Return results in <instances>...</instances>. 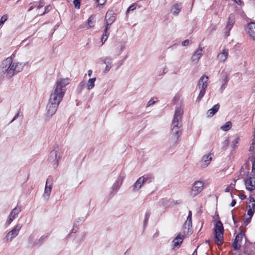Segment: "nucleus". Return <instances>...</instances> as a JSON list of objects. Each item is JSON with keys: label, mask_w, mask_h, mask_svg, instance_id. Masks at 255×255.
<instances>
[{"label": "nucleus", "mask_w": 255, "mask_h": 255, "mask_svg": "<svg viewBox=\"0 0 255 255\" xmlns=\"http://www.w3.org/2000/svg\"><path fill=\"white\" fill-rule=\"evenodd\" d=\"M236 182V180L234 179L233 183H231L230 185L226 188L225 192L232 193L235 187Z\"/></svg>", "instance_id": "obj_31"}, {"label": "nucleus", "mask_w": 255, "mask_h": 255, "mask_svg": "<svg viewBox=\"0 0 255 255\" xmlns=\"http://www.w3.org/2000/svg\"><path fill=\"white\" fill-rule=\"evenodd\" d=\"M244 236L245 234L243 233L240 232L236 236L234 242L232 245L235 250H239L240 249L241 243Z\"/></svg>", "instance_id": "obj_14"}, {"label": "nucleus", "mask_w": 255, "mask_h": 255, "mask_svg": "<svg viewBox=\"0 0 255 255\" xmlns=\"http://www.w3.org/2000/svg\"><path fill=\"white\" fill-rule=\"evenodd\" d=\"M183 237L179 234L172 241L174 248H179L183 242Z\"/></svg>", "instance_id": "obj_22"}, {"label": "nucleus", "mask_w": 255, "mask_h": 255, "mask_svg": "<svg viewBox=\"0 0 255 255\" xmlns=\"http://www.w3.org/2000/svg\"><path fill=\"white\" fill-rule=\"evenodd\" d=\"M7 18L8 15L7 14L3 15L0 19V26L3 24L7 20Z\"/></svg>", "instance_id": "obj_32"}, {"label": "nucleus", "mask_w": 255, "mask_h": 255, "mask_svg": "<svg viewBox=\"0 0 255 255\" xmlns=\"http://www.w3.org/2000/svg\"><path fill=\"white\" fill-rule=\"evenodd\" d=\"M212 159L211 153H209L208 154L204 155L202 157L200 162V166L202 168L207 167L211 163Z\"/></svg>", "instance_id": "obj_18"}, {"label": "nucleus", "mask_w": 255, "mask_h": 255, "mask_svg": "<svg viewBox=\"0 0 255 255\" xmlns=\"http://www.w3.org/2000/svg\"><path fill=\"white\" fill-rule=\"evenodd\" d=\"M204 183L202 181L195 182L190 191V195L194 197L199 194L203 189Z\"/></svg>", "instance_id": "obj_7"}, {"label": "nucleus", "mask_w": 255, "mask_h": 255, "mask_svg": "<svg viewBox=\"0 0 255 255\" xmlns=\"http://www.w3.org/2000/svg\"><path fill=\"white\" fill-rule=\"evenodd\" d=\"M53 187V180L52 178L50 176H49L46 180L44 191L43 194V197L46 199L48 200L49 198L50 195L51 194L52 188Z\"/></svg>", "instance_id": "obj_8"}, {"label": "nucleus", "mask_w": 255, "mask_h": 255, "mask_svg": "<svg viewBox=\"0 0 255 255\" xmlns=\"http://www.w3.org/2000/svg\"><path fill=\"white\" fill-rule=\"evenodd\" d=\"M255 211V200L253 198H251L250 200L249 205V209L248 210V215L252 218Z\"/></svg>", "instance_id": "obj_20"}, {"label": "nucleus", "mask_w": 255, "mask_h": 255, "mask_svg": "<svg viewBox=\"0 0 255 255\" xmlns=\"http://www.w3.org/2000/svg\"><path fill=\"white\" fill-rule=\"evenodd\" d=\"M34 235H30V236L29 237V238H28V241H29L30 243H31V242H32V240L34 239Z\"/></svg>", "instance_id": "obj_42"}, {"label": "nucleus", "mask_w": 255, "mask_h": 255, "mask_svg": "<svg viewBox=\"0 0 255 255\" xmlns=\"http://www.w3.org/2000/svg\"><path fill=\"white\" fill-rule=\"evenodd\" d=\"M229 55V49L224 47L217 55V59L219 62L224 63Z\"/></svg>", "instance_id": "obj_12"}, {"label": "nucleus", "mask_w": 255, "mask_h": 255, "mask_svg": "<svg viewBox=\"0 0 255 255\" xmlns=\"http://www.w3.org/2000/svg\"><path fill=\"white\" fill-rule=\"evenodd\" d=\"M232 127V123L231 122H226L224 125L221 127V129L225 131L229 130Z\"/></svg>", "instance_id": "obj_30"}, {"label": "nucleus", "mask_w": 255, "mask_h": 255, "mask_svg": "<svg viewBox=\"0 0 255 255\" xmlns=\"http://www.w3.org/2000/svg\"><path fill=\"white\" fill-rule=\"evenodd\" d=\"M239 140L240 138L238 137L232 142L231 146L233 148H236L237 147V144L239 143Z\"/></svg>", "instance_id": "obj_33"}, {"label": "nucleus", "mask_w": 255, "mask_h": 255, "mask_svg": "<svg viewBox=\"0 0 255 255\" xmlns=\"http://www.w3.org/2000/svg\"><path fill=\"white\" fill-rule=\"evenodd\" d=\"M240 198L241 200H244L246 198V196L244 194H242L240 195Z\"/></svg>", "instance_id": "obj_45"}, {"label": "nucleus", "mask_w": 255, "mask_h": 255, "mask_svg": "<svg viewBox=\"0 0 255 255\" xmlns=\"http://www.w3.org/2000/svg\"><path fill=\"white\" fill-rule=\"evenodd\" d=\"M96 78H93L90 79L87 83V88L88 90H90L92 89L95 86V82L96 81Z\"/></svg>", "instance_id": "obj_26"}, {"label": "nucleus", "mask_w": 255, "mask_h": 255, "mask_svg": "<svg viewBox=\"0 0 255 255\" xmlns=\"http://www.w3.org/2000/svg\"><path fill=\"white\" fill-rule=\"evenodd\" d=\"M215 235V242L216 244L220 246L223 243L224 228L222 222L218 221L215 226L214 229Z\"/></svg>", "instance_id": "obj_5"}, {"label": "nucleus", "mask_w": 255, "mask_h": 255, "mask_svg": "<svg viewBox=\"0 0 255 255\" xmlns=\"http://www.w3.org/2000/svg\"><path fill=\"white\" fill-rule=\"evenodd\" d=\"M192 227V213L191 211H189L187 220L183 225L184 232H188L190 228Z\"/></svg>", "instance_id": "obj_19"}, {"label": "nucleus", "mask_w": 255, "mask_h": 255, "mask_svg": "<svg viewBox=\"0 0 255 255\" xmlns=\"http://www.w3.org/2000/svg\"><path fill=\"white\" fill-rule=\"evenodd\" d=\"M220 107V105L219 104H217L214 106V107L209 110L207 112V115L208 117H212L219 110Z\"/></svg>", "instance_id": "obj_24"}, {"label": "nucleus", "mask_w": 255, "mask_h": 255, "mask_svg": "<svg viewBox=\"0 0 255 255\" xmlns=\"http://www.w3.org/2000/svg\"><path fill=\"white\" fill-rule=\"evenodd\" d=\"M136 3H133L131 4L128 9L127 12H128L130 11H132L134 10L136 7Z\"/></svg>", "instance_id": "obj_35"}, {"label": "nucleus", "mask_w": 255, "mask_h": 255, "mask_svg": "<svg viewBox=\"0 0 255 255\" xmlns=\"http://www.w3.org/2000/svg\"><path fill=\"white\" fill-rule=\"evenodd\" d=\"M236 204V200L234 199L232 200L230 205L231 207H234Z\"/></svg>", "instance_id": "obj_43"}, {"label": "nucleus", "mask_w": 255, "mask_h": 255, "mask_svg": "<svg viewBox=\"0 0 255 255\" xmlns=\"http://www.w3.org/2000/svg\"><path fill=\"white\" fill-rule=\"evenodd\" d=\"M245 184L247 190L253 191L255 189V177H248L245 180Z\"/></svg>", "instance_id": "obj_13"}, {"label": "nucleus", "mask_w": 255, "mask_h": 255, "mask_svg": "<svg viewBox=\"0 0 255 255\" xmlns=\"http://www.w3.org/2000/svg\"><path fill=\"white\" fill-rule=\"evenodd\" d=\"M103 62L106 65L104 72L105 73H107L112 67V59L110 56H107L104 59Z\"/></svg>", "instance_id": "obj_21"}, {"label": "nucleus", "mask_w": 255, "mask_h": 255, "mask_svg": "<svg viewBox=\"0 0 255 255\" xmlns=\"http://www.w3.org/2000/svg\"><path fill=\"white\" fill-rule=\"evenodd\" d=\"M62 156V153L59 149L52 150L49 154V160L53 163V166L55 167L58 166V161Z\"/></svg>", "instance_id": "obj_6"}, {"label": "nucleus", "mask_w": 255, "mask_h": 255, "mask_svg": "<svg viewBox=\"0 0 255 255\" xmlns=\"http://www.w3.org/2000/svg\"><path fill=\"white\" fill-rule=\"evenodd\" d=\"M94 16L93 15H91L88 19L87 23H88V28H92L94 27L95 25V20H94Z\"/></svg>", "instance_id": "obj_28"}, {"label": "nucleus", "mask_w": 255, "mask_h": 255, "mask_svg": "<svg viewBox=\"0 0 255 255\" xmlns=\"http://www.w3.org/2000/svg\"><path fill=\"white\" fill-rule=\"evenodd\" d=\"M18 116V114H17L16 115H15L14 116V117L13 118V120H12V122L14 120H15Z\"/></svg>", "instance_id": "obj_48"}, {"label": "nucleus", "mask_w": 255, "mask_h": 255, "mask_svg": "<svg viewBox=\"0 0 255 255\" xmlns=\"http://www.w3.org/2000/svg\"><path fill=\"white\" fill-rule=\"evenodd\" d=\"M21 227L22 225L20 224L16 225L14 228L6 234L5 236L6 241L10 242L13 238L16 237L18 235Z\"/></svg>", "instance_id": "obj_9"}, {"label": "nucleus", "mask_w": 255, "mask_h": 255, "mask_svg": "<svg viewBox=\"0 0 255 255\" xmlns=\"http://www.w3.org/2000/svg\"><path fill=\"white\" fill-rule=\"evenodd\" d=\"M150 178V177L148 175L143 176L139 177L133 185V189L138 190L141 187L144 183Z\"/></svg>", "instance_id": "obj_17"}, {"label": "nucleus", "mask_w": 255, "mask_h": 255, "mask_svg": "<svg viewBox=\"0 0 255 255\" xmlns=\"http://www.w3.org/2000/svg\"><path fill=\"white\" fill-rule=\"evenodd\" d=\"M238 4H241L242 1L239 0V1H235Z\"/></svg>", "instance_id": "obj_49"}, {"label": "nucleus", "mask_w": 255, "mask_h": 255, "mask_svg": "<svg viewBox=\"0 0 255 255\" xmlns=\"http://www.w3.org/2000/svg\"><path fill=\"white\" fill-rule=\"evenodd\" d=\"M70 81L71 79L69 78L57 79L47 105L46 115L48 118H50L56 113L66 91V86L69 84Z\"/></svg>", "instance_id": "obj_1"}, {"label": "nucleus", "mask_w": 255, "mask_h": 255, "mask_svg": "<svg viewBox=\"0 0 255 255\" xmlns=\"http://www.w3.org/2000/svg\"><path fill=\"white\" fill-rule=\"evenodd\" d=\"M149 216H150V214L148 212H146L145 215V219H144L145 222L147 221L148 220V219L149 218Z\"/></svg>", "instance_id": "obj_41"}, {"label": "nucleus", "mask_w": 255, "mask_h": 255, "mask_svg": "<svg viewBox=\"0 0 255 255\" xmlns=\"http://www.w3.org/2000/svg\"><path fill=\"white\" fill-rule=\"evenodd\" d=\"M124 46H122L120 47V50H119V52H118V53L117 55H119L121 54V52H122V51H123V49H124Z\"/></svg>", "instance_id": "obj_44"}, {"label": "nucleus", "mask_w": 255, "mask_h": 255, "mask_svg": "<svg viewBox=\"0 0 255 255\" xmlns=\"http://www.w3.org/2000/svg\"><path fill=\"white\" fill-rule=\"evenodd\" d=\"M183 113V111L181 108L176 109L172 122L170 136V140L173 144L177 143L179 138L181 134L182 131L180 128L182 126L181 119Z\"/></svg>", "instance_id": "obj_3"}, {"label": "nucleus", "mask_w": 255, "mask_h": 255, "mask_svg": "<svg viewBox=\"0 0 255 255\" xmlns=\"http://www.w3.org/2000/svg\"><path fill=\"white\" fill-rule=\"evenodd\" d=\"M26 63L18 61H12L11 57L3 60L1 64V71L5 74L7 78H11L15 74L23 70Z\"/></svg>", "instance_id": "obj_2"}, {"label": "nucleus", "mask_w": 255, "mask_h": 255, "mask_svg": "<svg viewBox=\"0 0 255 255\" xmlns=\"http://www.w3.org/2000/svg\"><path fill=\"white\" fill-rule=\"evenodd\" d=\"M228 81V80L227 79H225L224 83V84H223V85H222V86L221 87V89L222 90V91H223L225 89V87L227 84Z\"/></svg>", "instance_id": "obj_36"}, {"label": "nucleus", "mask_w": 255, "mask_h": 255, "mask_svg": "<svg viewBox=\"0 0 255 255\" xmlns=\"http://www.w3.org/2000/svg\"><path fill=\"white\" fill-rule=\"evenodd\" d=\"M157 101V98H153L150 99L147 103V106L148 107L153 105Z\"/></svg>", "instance_id": "obj_34"}, {"label": "nucleus", "mask_w": 255, "mask_h": 255, "mask_svg": "<svg viewBox=\"0 0 255 255\" xmlns=\"http://www.w3.org/2000/svg\"><path fill=\"white\" fill-rule=\"evenodd\" d=\"M116 20V14L112 11H108L107 12L105 16V20L106 22V26L105 28L109 30L110 26Z\"/></svg>", "instance_id": "obj_10"}, {"label": "nucleus", "mask_w": 255, "mask_h": 255, "mask_svg": "<svg viewBox=\"0 0 255 255\" xmlns=\"http://www.w3.org/2000/svg\"><path fill=\"white\" fill-rule=\"evenodd\" d=\"M209 77L205 75H203L199 80L197 86V89H198L200 92L197 98V101L199 102L204 96L206 89L208 85Z\"/></svg>", "instance_id": "obj_4"}, {"label": "nucleus", "mask_w": 255, "mask_h": 255, "mask_svg": "<svg viewBox=\"0 0 255 255\" xmlns=\"http://www.w3.org/2000/svg\"><path fill=\"white\" fill-rule=\"evenodd\" d=\"M20 211L21 208L19 206H16L11 211L6 222V223L7 224V225H10V224L14 220V219L18 216V215L20 212Z\"/></svg>", "instance_id": "obj_11"}, {"label": "nucleus", "mask_w": 255, "mask_h": 255, "mask_svg": "<svg viewBox=\"0 0 255 255\" xmlns=\"http://www.w3.org/2000/svg\"><path fill=\"white\" fill-rule=\"evenodd\" d=\"M189 41L188 39L185 40L182 42V45L183 46H186L188 45Z\"/></svg>", "instance_id": "obj_39"}, {"label": "nucleus", "mask_w": 255, "mask_h": 255, "mask_svg": "<svg viewBox=\"0 0 255 255\" xmlns=\"http://www.w3.org/2000/svg\"><path fill=\"white\" fill-rule=\"evenodd\" d=\"M203 48L199 46L198 49L193 54L191 60L195 64L197 63L203 55Z\"/></svg>", "instance_id": "obj_15"}, {"label": "nucleus", "mask_w": 255, "mask_h": 255, "mask_svg": "<svg viewBox=\"0 0 255 255\" xmlns=\"http://www.w3.org/2000/svg\"><path fill=\"white\" fill-rule=\"evenodd\" d=\"M181 6L180 4L176 3L174 4L171 9V12L173 14L177 15L180 11Z\"/></svg>", "instance_id": "obj_25"}, {"label": "nucleus", "mask_w": 255, "mask_h": 255, "mask_svg": "<svg viewBox=\"0 0 255 255\" xmlns=\"http://www.w3.org/2000/svg\"><path fill=\"white\" fill-rule=\"evenodd\" d=\"M42 6H43V5H40V4H39L38 5L37 7H38V8H40V7H42Z\"/></svg>", "instance_id": "obj_50"}, {"label": "nucleus", "mask_w": 255, "mask_h": 255, "mask_svg": "<svg viewBox=\"0 0 255 255\" xmlns=\"http://www.w3.org/2000/svg\"><path fill=\"white\" fill-rule=\"evenodd\" d=\"M246 29L250 37L255 40V22H251L249 23Z\"/></svg>", "instance_id": "obj_16"}, {"label": "nucleus", "mask_w": 255, "mask_h": 255, "mask_svg": "<svg viewBox=\"0 0 255 255\" xmlns=\"http://www.w3.org/2000/svg\"><path fill=\"white\" fill-rule=\"evenodd\" d=\"M252 171L255 175V159L254 160L252 164Z\"/></svg>", "instance_id": "obj_40"}, {"label": "nucleus", "mask_w": 255, "mask_h": 255, "mask_svg": "<svg viewBox=\"0 0 255 255\" xmlns=\"http://www.w3.org/2000/svg\"><path fill=\"white\" fill-rule=\"evenodd\" d=\"M234 17L233 16H230L229 17L228 21L226 26L225 29L229 32L232 28V26L234 25Z\"/></svg>", "instance_id": "obj_23"}, {"label": "nucleus", "mask_w": 255, "mask_h": 255, "mask_svg": "<svg viewBox=\"0 0 255 255\" xmlns=\"http://www.w3.org/2000/svg\"><path fill=\"white\" fill-rule=\"evenodd\" d=\"M125 176L124 175H120L118 178L117 182L114 185V188H116L118 189L122 184L123 181L124 179Z\"/></svg>", "instance_id": "obj_27"}, {"label": "nucleus", "mask_w": 255, "mask_h": 255, "mask_svg": "<svg viewBox=\"0 0 255 255\" xmlns=\"http://www.w3.org/2000/svg\"><path fill=\"white\" fill-rule=\"evenodd\" d=\"M92 74V71L91 70H89L88 71V75L90 77Z\"/></svg>", "instance_id": "obj_47"}, {"label": "nucleus", "mask_w": 255, "mask_h": 255, "mask_svg": "<svg viewBox=\"0 0 255 255\" xmlns=\"http://www.w3.org/2000/svg\"><path fill=\"white\" fill-rule=\"evenodd\" d=\"M51 8V6L50 5L46 6V7H45V11L42 14H41V15H43V14H45V13L47 12V11H48L49 10H50V9Z\"/></svg>", "instance_id": "obj_38"}, {"label": "nucleus", "mask_w": 255, "mask_h": 255, "mask_svg": "<svg viewBox=\"0 0 255 255\" xmlns=\"http://www.w3.org/2000/svg\"><path fill=\"white\" fill-rule=\"evenodd\" d=\"M99 4H101V5H103V4H104V2H103V3H99Z\"/></svg>", "instance_id": "obj_51"}, {"label": "nucleus", "mask_w": 255, "mask_h": 255, "mask_svg": "<svg viewBox=\"0 0 255 255\" xmlns=\"http://www.w3.org/2000/svg\"><path fill=\"white\" fill-rule=\"evenodd\" d=\"M224 143H225V145L226 146H228L229 144V141L228 139H227L224 142Z\"/></svg>", "instance_id": "obj_46"}, {"label": "nucleus", "mask_w": 255, "mask_h": 255, "mask_svg": "<svg viewBox=\"0 0 255 255\" xmlns=\"http://www.w3.org/2000/svg\"><path fill=\"white\" fill-rule=\"evenodd\" d=\"M108 30H106V28L104 29V33L102 35V38H101V41H102V45H103L107 40L108 37H109L110 33L108 32Z\"/></svg>", "instance_id": "obj_29"}, {"label": "nucleus", "mask_w": 255, "mask_h": 255, "mask_svg": "<svg viewBox=\"0 0 255 255\" xmlns=\"http://www.w3.org/2000/svg\"><path fill=\"white\" fill-rule=\"evenodd\" d=\"M75 7L76 8H80V1H73Z\"/></svg>", "instance_id": "obj_37"}]
</instances>
